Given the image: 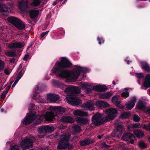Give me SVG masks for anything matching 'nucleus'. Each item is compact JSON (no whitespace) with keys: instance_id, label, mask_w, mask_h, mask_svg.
<instances>
[{"instance_id":"nucleus-38","label":"nucleus","mask_w":150,"mask_h":150,"mask_svg":"<svg viewBox=\"0 0 150 150\" xmlns=\"http://www.w3.org/2000/svg\"><path fill=\"white\" fill-rule=\"evenodd\" d=\"M8 46L10 48H16L19 47V44L18 43H14L9 44Z\"/></svg>"},{"instance_id":"nucleus-49","label":"nucleus","mask_w":150,"mask_h":150,"mask_svg":"<svg viewBox=\"0 0 150 150\" xmlns=\"http://www.w3.org/2000/svg\"><path fill=\"white\" fill-rule=\"evenodd\" d=\"M140 118L137 115H135L133 117V120L135 122H138L139 121Z\"/></svg>"},{"instance_id":"nucleus-58","label":"nucleus","mask_w":150,"mask_h":150,"mask_svg":"<svg viewBox=\"0 0 150 150\" xmlns=\"http://www.w3.org/2000/svg\"><path fill=\"white\" fill-rule=\"evenodd\" d=\"M102 147L105 148H107L109 146L107 145L105 143H103L102 145Z\"/></svg>"},{"instance_id":"nucleus-1","label":"nucleus","mask_w":150,"mask_h":150,"mask_svg":"<svg viewBox=\"0 0 150 150\" xmlns=\"http://www.w3.org/2000/svg\"><path fill=\"white\" fill-rule=\"evenodd\" d=\"M72 66V64L67 58L63 57L60 61L56 63L51 71L52 73H55L59 77L66 78L71 81H74L77 80L81 72L85 73L88 71L87 68L77 66H75V69L71 71L64 69L70 68Z\"/></svg>"},{"instance_id":"nucleus-23","label":"nucleus","mask_w":150,"mask_h":150,"mask_svg":"<svg viewBox=\"0 0 150 150\" xmlns=\"http://www.w3.org/2000/svg\"><path fill=\"white\" fill-rule=\"evenodd\" d=\"M54 109L55 113L59 112L61 114L65 112L66 110L65 108L60 106L55 107H54Z\"/></svg>"},{"instance_id":"nucleus-31","label":"nucleus","mask_w":150,"mask_h":150,"mask_svg":"<svg viewBox=\"0 0 150 150\" xmlns=\"http://www.w3.org/2000/svg\"><path fill=\"white\" fill-rule=\"evenodd\" d=\"M38 132L40 134L46 133V125L40 127L38 129Z\"/></svg>"},{"instance_id":"nucleus-39","label":"nucleus","mask_w":150,"mask_h":150,"mask_svg":"<svg viewBox=\"0 0 150 150\" xmlns=\"http://www.w3.org/2000/svg\"><path fill=\"white\" fill-rule=\"evenodd\" d=\"M130 115V114L128 112H124L122 115V118H127Z\"/></svg>"},{"instance_id":"nucleus-15","label":"nucleus","mask_w":150,"mask_h":150,"mask_svg":"<svg viewBox=\"0 0 150 150\" xmlns=\"http://www.w3.org/2000/svg\"><path fill=\"white\" fill-rule=\"evenodd\" d=\"M7 20L17 28H19V20L18 18L13 17H10L8 18Z\"/></svg>"},{"instance_id":"nucleus-47","label":"nucleus","mask_w":150,"mask_h":150,"mask_svg":"<svg viewBox=\"0 0 150 150\" xmlns=\"http://www.w3.org/2000/svg\"><path fill=\"white\" fill-rule=\"evenodd\" d=\"M10 150H18V147L16 145H11L10 147Z\"/></svg>"},{"instance_id":"nucleus-32","label":"nucleus","mask_w":150,"mask_h":150,"mask_svg":"<svg viewBox=\"0 0 150 150\" xmlns=\"http://www.w3.org/2000/svg\"><path fill=\"white\" fill-rule=\"evenodd\" d=\"M100 96L103 99H108L110 97L111 95L109 92H107L102 94Z\"/></svg>"},{"instance_id":"nucleus-45","label":"nucleus","mask_w":150,"mask_h":150,"mask_svg":"<svg viewBox=\"0 0 150 150\" xmlns=\"http://www.w3.org/2000/svg\"><path fill=\"white\" fill-rule=\"evenodd\" d=\"M25 70V67H23L21 70L19 72V79L22 76Z\"/></svg>"},{"instance_id":"nucleus-34","label":"nucleus","mask_w":150,"mask_h":150,"mask_svg":"<svg viewBox=\"0 0 150 150\" xmlns=\"http://www.w3.org/2000/svg\"><path fill=\"white\" fill-rule=\"evenodd\" d=\"M84 107L85 108H88L90 110H91L93 109L94 106L92 103H87L85 104Z\"/></svg>"},{"instance_id":"nucleus-35","label":"nucleus","mask_w":150,"mask_h":150,"mask_svg":"<svg viewBox=\"0 0 150 150\" xmlns=\"http://www.w3.org/2000/svg\"><path fill=\"white\" fill-rule=\"evenodd\" d=\"M90 85L88 83H85L82 85V87L85 88H86V90L88 92H91L92 90L90 88H87V87H89Z\"/></svg>"},{"instance_id":"nucleus-3","label":"nucleus","mask_w":150,"mask_h":150,"mask_svg":"<svg viewBox=\"0 0 150 150\" xmlns=\"http://www.w3.org/2000/svg\"><path fill=\"white\" fill-rule=\"evenodd\" d=\"M81 89L78 87L70 85L66 88L64 92L70 94L66 97V100L70 104L72 105H78L82 103V101L76 95L74 94H79L81 92Z\"/></svg>"},{"instance_id":"nucleus-5","label":"nucleus","mask_w":150,"mask_h":150,"mask_svg":"<svg viewBox=\"0 0 150 150\" xmlns=\"http://www.w3.org/2000/svg\"><path fill=\"white\" fill-rule=\"evenodd\" d=\"M123 126L120 125H118L116 129L111 134V137L115 138H119L122 134V128Z\"/></svg>"},{"instance_id":"nucleus-27","label":"nucleus","mask_w":150,"mask_h":150,"mask_svg":"<svg viewBox=\"0 0 150 150\" xmlns=\"http://www.w3.org/2000/svg\"><path fill=\"white\" fill-rule=\"evenodd\" d=\"M137 107L140 110L145 109V106L144 104V101L142 100L139 101L137 105Z\"/></svg>"},{"instance_id":"nucleus-14","label":"nucleus","mask_w":150,"mask_h":150,"mask_svg":"<svg viewBox=\"0 0 150 150\" xmlns=\"http://www.w3.org/2000/svg\"><path fill=\"white\" fill-rule=\"evenodd\" d=\"M59 95L55 94L49 93L47 95V100L50 102H55L59 100Z\"/></svg>"},{"instance_id":"nucleus-53","label":"nucleus","mask_w":150,"mask_h":150,"mask_svg":"<svg viewBox=\"0 0 150 150\" xmlns=\"http://www.w3.org/2000/svg\"><path fill=\"white\" fill-rule=\"evenodd\" d=\"M29 57V56L28 54H26L23 59V60L24 61H27Z\"/></svg>"},{"instance_id":"nucleus-62","label":"nucleus","mask_w":150,"mask_h":150,"mask_svg":"<svg viewBox=\"0 0 150 150\" xmlns=\"http://www.w3.org/2000/svg\"><path fill=\"white\" fill-rule=\"evenodd\" d=\"M18 82V81H17V80H16L12 86V88L14 87L16 85V84Z\"/></svg>"},{"instance_id":"nucleus-52","label":"nucleus","mask_w":150,"mask_h":150,"mask_svg":"<svg viewBox=\"0 0 150 150\" xmlns=\"http://www.w3.org/2000/svg\"><path fill=\"white\" fill-rule=\"evenodd\" d=\"M135 75L137 78L141 79L144 77L142 73H137Z\"/></svg>"},{"instance_id":"nucleus-40","label":"nucleus","mask_w":150,"mask_h":150,"mask_svg":"<svg viewBox=\"0 0 150 150\" xmlns=\"http://www.w3.org/2000/svg\"><path fill=\"white\" fill-rule=\"evenodd\" d=\"M6 54L8 56L10 57H14L16 55L15 52L13 51L6 52Z\"/></svg>"},{"instance_id":"nucleus-12","label":"nucleus","mask_w":150,"mask_h":150,"mask_svg":"<svg viewBox=\"0 0 150 150\" xmlns=\"http://www.w3.org/2000/svg\"><path fill=\"white\" fill-rule=\"evenodd\" d=\"M93 89L94 91L98 92H105L107 90L108 88L105 85H98L93 86Z\"/></svg>"},{"instance_id":"nucleus-56","label":"nucleus","mask_w":150,"mask_h":150,"mask_svg":"<svg viewBox=\"0 0 150 150\" xmlns=\"http://www.w3.org/2000/svg\"><path fill=\"white\" fill-rule=\"evenodd\" d=\"M62 0H56V1L53 2V5L54 6H55L57 3H58L59 1H61Z\"/></svg>"},{"instance_id":"nucleus-50","label":"nucleus","mask_w":150,"mask_h":150,"mask_svg":"<svg viewBox=\"0 0 150 150\" xmlns=\"http://www.w3.org/2000/svg\"><path fill=\"white\" fill-rule=\"evenodd\" d=\"M8 92V90H6V91H4L1 94V98L3 99L4 98L6 97Z\"/></svg>"},{"instance_id":"nucleus-54","label":"nucleus","mask_w":150,"mask_h":150,"mask_svg":"<svg viewBox=\"0 0 150 150\" xmlns=\"http://www.w3.org/2000/svg\"><path fill=\"white\" fill-rule=\"evenodd\" d=\"M67 85H65L63 84H62V85L60 86V87L64 91L66 90V88H67Z\"/></svg>"},{"instance_id":"nucleus-28","label":"nucleus","mask_w":150,"mask_h":150,"mask_svg":"<svg viewBox=\"0 0 150 150\" xmlns=\"http://www.w3.org/2000/svg\"><path fill=\"white\" fill-rule=\"evenodd\" d=\"M70 136V135L69 134H65L63 136L60 141L64 143L69 142Z\"/></svg>"},{"instance_id":"nucleus-8","label":"nucleus","mask_w":150,"mask_h":150,"mask_svg":"<svg viewBox=\"0 0 150 150\" xmlns=\"http://www.w3.org/2000/svg\"><path fill=\"white\" fill-rule=\"evenodd\" d=\"M54 111L52 112H46L45 115V118L46 121L51 122L55 119V117L56 116H58L57 113L55 114Z\"/></svg>"},{"instance_id":"nucleus-30","label":"nucleus","mask_w":150,"mask_h":150,"mask_svg":"<svg viewBox=\"0 0 150 150\" xmlns=\"http://www.w3.org/2000/svg\"><path fill=\"white\" fill-rule=\"evenodd\" d=\"M43 90V89L42 88L39 87L37 85L36 86V87L34 90V92L33 94V96L35 97L37 96V94L39 93L40 92L42 91Z\"/></svg>"},{"instance_id":"nucleus-26","label":"nucleus","mask_w":150,"mask_h":150,"mask_svg":"<svg viewBox=\"0 0 150 150\" xmlns=\"http://www.w3.org/2000/svg\"><path fill=\"white\" fill-rule=\"evenodd\" d=\"M140 63L142 68L145 70L149 72L150 71V67L149 66L147 63L146 62L141 61Z\"/></svg>"},{"instance_id":"nucleus-37","label":"nucleus","mask_w":150,"mask_h":150,"mask_svg":"<svg viewBox=\"0 0 150 150\" xmlns=\"http://www.w3.org/2000/svg\"><path fill=\"white\" fill-rule=\"evenodd\" d=\"M25 28V23L19 19V30L24 29Z\"/></svg>"},{"instance_id":"nucleus-18","label":"nucleus","mask_w":150,"mask_h":150,"mask_svg":"<svg viewBox=\"0 0 150 150\" xmlns=\"http://www.w3.org/2000/svg\"><path fill=\"white\" fill-rule=\"evenodd\" d=\"M96 105L98 107L101 108H103L109 106V104L107 102L103 101L98 100L97 101L96 103Z\"/></svg>"},{"instance_id":"nucleus-7","label":"nucleus","mask_w":150,"mask_h":150,"mask_svg":"<svg viewBox=\"0 0 150 150\" xmlns=\"http://www.w3.org/2000/svg\"><path fill=\"white\" fill-rule=\"evenodd\" d=\"M135 138L134 135L129 132L126 133L122 137V139L123 140L127 141H129L132 144H133Z\"/></svg>"},{"instance_id":"nucleus-25","label":"nucleus","mask_w":150,"mask_h":150,"mask_svg":"<svg viewBox=\"0 0 150 150\" xmlns=\"http://www.w3.org/2000/svg\"><path fill=\"white\" fill-rule=\"evenodd\" d=\"M134 133L138 138H142L144 135V132L138 129L134 130Z\"/></svg>"},{"instance_id":"nucleus-20","label":"nucleus","mask_w":150,"mask_h":150,"mask_svg":"<svg viewBox=\"0 0 150 150\" xmlns=\"http://www.w3.org/2000/svg\"><path fill=\"white\" fill-rule=\"evenodd\" d=\"M61 121L63 122L72 123L74 122L73 119L69 116H63L61 118Z\"/></svg>"},{"instance_id":"nucleus-63","label":"nucleus","mask_w":150,"mask_h":150,"mask_svg":"<svg viewBox=\"0 0 150 150\" xmlns=\"http://www.w3.org/2000/svg\"><path fill=\"white\" fill-rule=\"evenodd\" d=\"M122 150H129V148L127 146H125L123 147L122 149Z\"/></svg>"},{"instance_id":"nucleus-11","label":"nucleus","mask_w":150,"mask_h":150,"mask_svg":"<svg viewBox=\"0 0 150 150\" xmlns=\"http://www.w3.org/2000/svg\"><path fill=\"white\" fill-rule=\"evenodd\" d=\"M75 120L81 126L87 124L89 121L86 117H77Z\"/></svg>"},{"instance_id":"nucleus-55","label":"nucleus","mask_w":150,"mask_h":150,"mask_svg":"<svg viewBox=\"0 0 150 150\" xmlns=\"http://www.w3.org/2000/svg\"><path fill=\"white\" fill-rule=\"evenodd\" d=\"M48 32H49V31H47L45 32L42 33H41V35H40L42 37V38L45 35H46L47 34Z\"/></svg>"},{"instance_id":"nucleus-2","label":"nucleus","mask_w":150,"mask_h":150,"mask_svg":"<svg viewBox=\"0 0 150 150\" xmlns=\"http://www.w3.org/2000/svg\"><path fill=\"white\" fill-rule=\"evenodd\" d=\"M117 110L113 108L106 109L105 113L107 115L105 117H102L101 114L96 113L93 115L91 119L92 122L96 126H99L105 124L108 122L114 119L117 116Z\"/></svg>"},{"instance_id":"nucleus-4","label":"nucleus","mask_w":150,"mask_h":150,"mask_svg":"<svg viewBox=\"0 0 150 150\" xmlns=\"http://www.w3.org/2000/svg\"><path fill=\"white\" fill-rule=\"evenodd\" d=\"M32 138H27L22 140L20 145L22 149H27L33 147L34 137H33Z\"/></svg>"},{"instance_id":"nucleus-13","label":"nucleus","mask_w":150,"mask_h":150,"mask_svg":"<svg viewBox=\"0 0 150 150\" xmlns=\"http://www.w3.org/2000/svg\"><path fill=\"white\" fill-rule=\"evenodd\" d=\"M119 96L118 95H116L114 96L112 98V103L115 105L117 108L123 109V107L120 104V101L119 100Z\"/></svg>"},{"instance_id":"nucleus-60","label":"nucleus","mask_w":150,"mask_h":150,"mask_svg":"<svg viewBox=\"0 0 150 150\" xmlns=\"http://www.w3.org/2000/svg\"><path fill=\"white\" fill-rule=\"evenodd\" d=\"M34 44V42H31L29 45L28 46V47L27 48V50H28L29 49V48L32 47Z\"/></svg>"},{"instance_id":"nucleus-6","label":"nucleus","mask_w":150,"mask_h":150,"mask_svg":"<svg viewBox=\"0 0 150 150\" xmlns=\"http://www.w3.org/2000/svg\"><path fill=\"white\" fill-rule=\"evenodd\" d=\"M37 117V115L35 112L27 115L23 121V124L28 125L33 122Z\"/></svg>"},{"instance_id":"nucleus-41","label":"nucleus","mask_w":150,"mask_h":150,"mask_svg":"<svg viewBox=\"0 0 150 150\" xmlns=\"http://www.w3.org/2000/svg\"><path fill=\"white\" fill-rule=\"evenodd\" d=\"M145 124L143 125H141L139 123H136L133 125V127L134 128H138L142 127L143 129H144L143 128L144 125Z\"/></svg>"},{"instance_id":"nucleus-48","label":"nucleus","mask_w":150,"mask_h":150,"mask_svg":"<svg viewBox=\"0 0 150 150\" xmlns=\"http://www.w3.org/2000/svg\"><path fill=\"white\" fill-rule=\"evenodd\" d=\"M25 45V43L23 42H19V52L22 51V50H21L20 49L23 47Z\"/></svg>"},{"instance_id":"nucleus-61","label":"nucleus","mask_w":150,"mask_h":150,"mask_svg":"<svg viewBox=\"0 0 150 150\" xmlns=\"http://www.w3.org/2000/svg\"><path fill=\"white\" fill-rule=\"evenodd\" d=\"M35 106V105L33 104H31L30 105V106L31 107V109L32 110H33L34 109Z\"/></svg>"},{"instance_id":"nucleus-42","label":"nucleus","mask_w":150,"mask_h":150,"mask_svg":"<svg viewBox=\"0 0 150 150\" xmlns=\"http://www.w3.org/2000/svg\"><path fill=\"white\" fill-rule=\"evenodd\" d=\"M67 149L69 150L73 149L74 148V146L71 144H70L69 142H67Z\"/></svg>"},{"instance_id":"nucleus-9","label":"nucleus","mask_w":150,"mask_h":150,"mask_svg":"<svg viewBox=\"0 0 150 150\" xmlns=\"http://www.w3.org/2000/svg\"><path fill=\"white\" fill-rule=\"evenodd\" d=\"M19 10L21 11L27 13L28 12V9L29 8L28 2L27 1H19Z\"/></svg>"},{"instance_id":"nucleus-36","label":"nucleus","mask_w":150,"mask_h":150,"mask_svg":"<svg viewBox=\"0 0 150 150\" xmlns=\"http://www.w3.org/2000/svg\"><path fill=\"white\" fill-rule=\"evenodd\" d=\"M47 133L51 132L54 131V128L52 126H50L49 125H46Z\"/></svg>"},{"instance_id":"nucleus-33","label":"nucleus","mask_w":150,"mask_h":150,"mask_svg":"<svg viewBox=\"0 0 150 150\" xmlns=\"http://www.w3.org/2000/svg\"><path fill=\"white\" fill-rule=\"evenodd\" d=\"M41 2V1L40 0H33L30 4L32 6H38Z\"/></svg>"},{"instance_id":"nucleus-64","label":"nucleus","mask_w":150,"mask_h":150,"mask_svg":"<svg viewBox=\"0 0 150 150\" xmlns=\"http://www.w3.org/2000/svg\"><path fill=\"white\" fill-rule=\"evenodd\" d=\"M147 112L150 115V107L147 110Z\"/></svg>"},{"instance_id":"nucleus-22","label":"nucleus","mask_w":150,"mask_h":150,"mask_svg":"<svg viewBox=\"0 0 150 150\" xmlns=\"http://www.w3.org/2000/svg\"><path fill=\"white\" fill-rule=\"evenodd\" d=\"M145 87L148 88L150 87V74H147L145 78V80L144 83Z\"/></svg>"},{"instance_id":"nucleus-17","label":"nucleus","mask_w":150,"mask_h":150,"mask_svg":"<svg viewBox=\"0 0 150 150\" xmlns=\"http://www.w3.org/2000/svg\"><path fill=\"white\" fill-rule=\"evenodd\" d=\"M0 12L4 14L9 13L11 12L10 8L4 4H0Z\"/></svg>"},{"instance_id":"nucleus-29","label":"nucleus","mask_w":150,"mask_h":150,"mask_svg":"<svg viewBox=\"0 0 150 150\" xmlns=\"http://www.w3.org/2000/svg\"><path fill=\"white\" fill-rule=\"evenodd\" d=\"M72 131L75 133H79L81 131V127L77 125H74L72 128Z\"/></svg>"},{"instance_id":"nucleus-46","label":"nucleus","mask_w":150,"mask_h":150,"mask_svg":"<svg viewBox=\"0 0 150 150\" xmlns=\"http://www.w3.org/2000/svg\"><path fill=\"white\" fill-rule=\"evenodd\" d=\"M139 145L140 147L143 149L145 148L146 146V144L142 142H140L139 143Z\"/></svg>"},{"instance_id":"nucleus-59","label":"nucleus","mask_w":150,"mask_h":150,"mask_svg":"<svg viewBox=\"0 0 150 150\" xmlns=\"http://www.w3.org/2000/svg\"><path fill=\"white\" fill-rule=\"evenodd\" d=\"M40 120H38L35 121L34 123L35 125H38L40 124Z\"/></svg>"},{"instance_id":"nucleus-51","label":"nucleus","mask_w":150,"mask_h":150,"mask_svg":"<svg viewBox=\"0 0 150 150\" xmlns=\"http://www.w3.org/2000/svg\"><path fill=\"white\" fill-rule=\"evenodd\" d=\"M4 65V62L0 59V70L3 69Z\"/></svg>"},{"instance_id":"nucleus-16","label":"nucleus","mask_w":150,"mask_h":150,"mask_svg":"<svg viewBox=\"0 0 150 150\" xmlns=\"http://www.w3.org/2000/svg\"><path fill=\"white\" fill-rule=\"evenodd\" d=\"M136 98L133 97L128 103L126 105V108L128 110H131L134 106L136 102Z\"/></svg>"},{"instance_id":"nucleus-43","label":"nucleus","mask_w":150,"mask_h":150,"mask_svg":"<svg viewBox=\"0 0 150 150\" xmlns=\"http://www.w3.org/2000/svg\"><path fill=\"white\" fill-rule=\"evenodd\" d=\"M97 40L98 41V43L99 44L101 45L102 43H103L104 42L105 40L102 38H100L99 37L97 38Z\"/></svg>"},{"instance_id":"nucleus-44","label":"nucleus","mask_w":150,"mask_h":150,"mask_svg":"<svg viewBox=\"0 0 150 150\" xmlns=\"http://www.w3.org/2000/svg\"><path fill=\"white\" fill-rule=\"evenodd\" d=\"M129 96V92H123L121 93V96L122 97L127 98Z\"/></svg>"},{"instance_id":"nucleus-24","label":"nucleus","mask_w":150,"mask_h":150,"mask_svg":"<svg viewBox=\"0 0 150 150\" xmlns=\"http://www.w3.org/2000/svg\"><path fill=\"white\" fill-rule=\"evenodd\" d=\"M67 142L64 143L59 141L57 146V149L59 150H62L67 149Z\"/></svg>"},{"instance_id":"nucleus-21","label":"nucleus","mask_w":150,"mask_h":150,"mask_svg":"<svg viewBox=\"0 0 150 150\" xmlns=\"http://www.w3.org/2000/svg\"><path fill=\"white\" fill-rule=\"evenodd\" d=\"M73 114L75 115L80 116H87L88 114L86 112L79 110H75L73 112Z\"/></svg>"},{"instance_id":"nucleus-10","label":"nucleus","mask_w":150,"mask_h":150,"mask_svg":"<svg viewBox=\"0 0 150 150\" xmlns=\"http://www.w3.org/2000/svg\"><path fill=\"white\" fill-rule=\"evenodd\" d=\"M94 140L92 138H88L80 141L79 142V144L81 146H86L93 143Z\"/></svg>"},{"instance_id":"nucleus-19","label":"nucleus","mask_w":150,"mask_h":150,"mask_svg":"<svg viewBox=\"0 0 150 150\" xmlns=\"http://www.w3.org/2000/svg\"><path fill=\"white\" fill-rule=\"evenodd\" d=\"M30 17L32 19L36 18L39 13L38 10L33 9L31 10L29 12Z\"/></svg>"},{"instance_id":"nucleus-57","label":"nucleus","mask_w":150,"mask_h":150,"mask_svg":"<svg viewBox=\"0 0 150 150\" xmlns=\"http://www.w3.org/2000/svg\"><path fill=\"white\" fill-rule=\"evenodd\" d=\"M4 73L6 74H9L10 73V71L8 69H6L4 71Z\"/></svg>"}]
</instances>
